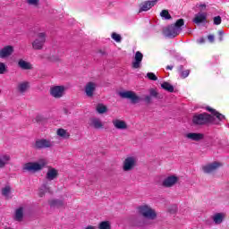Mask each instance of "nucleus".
Wrapping results in <instances>:
<instances>
[{
  "mask_svg": "<svg viewBox=\"0 0 229 229\" xmlns=\"http://www.w3.org/2000/svg\"><path fill=\"white\" fill-rule=\"evenodd\" d=\"M208 112H211L213 116L204 113L199 114H195L192 118L193 124H207V123H211L212 124H219L220 121H224L225 115L219 114L216 110L208 107Z\"/></svg>",
  "mask_w": 229,
  "mask_h": 229,
  "instance_id": "f257e3e1",
  "label": "nucleus"
},
{
  "mask_svg": "<svg viewBox=\"0 0 229 229\" xmlns=\"http://www.w3.org/2000/svg\"><path fill=\"white\" fill-rule=\"evenodd\" d=\"M137 211L138 214L145 217V219H148L149 221H155V219H157V210L148 204L139 206Z\"/></svg>",
  "mask_w": 229,
  "mask_h": 229,
  "instance_id": "f03ea898",
  "label": "nucleus"
},
{
  "mask_svg": "<svg viewBox=\"0 0 229 229\" xmlns=\"http://www.w3.org/2000/svg\"><path fill=\"white\" fill-rule=\"evenodd\" d=\"M47 165V161L44 158H40L35 162H29L23 165V171H28L29 173H38L42 171Z\"/></svg>",
  "mask_w": 229,
  "mask_h": 229,
  "instance_id": "7ed1b4c3",
  "label": "nucleus"
},
{
  "mask_svg": "<svg viewBox=\"0 0 229 229\" xmlns=\"http://www.w3.org/2000/svg\"><path fill=\"white\" fill-rule=\"evenodd\" d=\"M183 19L177 20L174 25H170L164 30V35L169 38H174V37L180 35V32L182 31V26H183Z\"/></svg>",
  "mask_w": 229,
  "mask_h": 229,
  "instance_id": "20e7f679",
  "label": "nucleus"
},
{
  "mask_svg": "<svg viewBox=\"0 0 229 229\" xmlns=\"http://www.w3.org/2000/svg\"><path fill=\"white\" fill-rule=\"evenodd\" d=\"M135 167H137V157L129 156L123 161L122 169L124 173H130V171H133Z\"/></svg>",
  "mask_w": 229,
  "mask_h": 229,
  "instance_id": "39448f33",
  "label": "nucleus"
},
{
  "mask_svg": "<svg viewBox=\"0 0 229 229\" xmlns=\"http://www.w3.org/2000/svg\"><path fill=\"white\" fill-rule=\"evenodd\" d=\"M112 124L115 130H118L119 131H127V130H130V125L128 124V122L121 118L113 119Z\"/></svg>",
  "mask_w": 229,
  "mask_h": 229,
  "instance_id": "423d86ee",
  "label": "nucleus"
},
{
  "mask_svg": "<svg viewBox=\"0 0 229 229\" xmlns=\"http://www.w3.org/2000/svg\"><path fill=\"white\" fill-rule=\"evenodd\" d=\"M44 44H46V32H39L32 42V47L33 49L40 50L44 47Z\"/></svg>",
  "mask_w": 229,
  "mask_h": 229,
  "instance_id": "0eeeda50",
  "label": "nucleus"
},
{
  "mask_svg": "<svg viewBox=\"0 0 229 229\" xmlns=\"http://www.w3.org/2000/svg\"><path fill=\"white\" fill-rule=\"evenodd\" d=\"M66 88L65 86H52L50 88V95L55 99H60L65 95Z\"/></svg>",
  "mask_w": 229,
  "mask_h": 229,
  "instance_id": "6e6552de",
  "label": "nucleus"
},
{
  "mask_svg": "<svg viewBox=\"0 0 229 229\" xmlns=\"http://www.w3.org/2000/svg\"><path fill=\"white\" fill-rule=\"evenodd\" d=\"M178 182H180V177H178V175L172 174V175L166 176L163 180L162 185L163 187H166L167 189H169L171 187H174V185H176Z\"/></svg>",
  "mask_w": 229,
  "mask_h": 229,
  "instance_id": "1a4fd4ad",
  "label": "nucleus"
},
{
  "mask_svg": "<svg viewBox=\"0 0 229 229\" xmlns=\"http://www.w3.org/2000/svg\"><path fill=\"white\" fill-rule=\"evenodd\" d=\"M119 96L123 99H131V103H139L140 101V97L133 91H120Z\"/></svg>",
  "mask_w": 229,
  "mask_h": 229,
  "instance_id": "9d476101",
  "label": "nucleus"
},
{
  "mask_svg": "<svg viewBox=\"0 0 229 229\" xmlns=\"http://www.w3.org/2000/svg\"><path fill=\"white\" fill-rule=\"evenodd\" d=\"M96 89H98V83L94 81L87 82L84 87V92L87 98H94V94L96 93Z\"/></svg>",
  "mask_w": 229,
  "mask_h": 229,
  "instance_id": "9b49d317",
  "label": "nucleus"
},
{
  "mask_svg": "<svg viewBox=\"0 0 229 229\" xmlns=\"http://www.w3.org/2000/svg\"><path fill=\"white\" fill-rule=\"evenodd\" d=\"M12 161V156L4 150H0V169H4L8 164Z\"/></svg>",
  "mask_w": 229,
  "mask_h": 229,
  "instance_id": "f8f14e48",
  "label": "nucleus"
},
{
  "mask_svg": "<svg viewBox=\"0 0 229 229\" xmlns=\"http://www.w3.org/2000/svg\"><path fill=\"white\" fill-rule=\"evenodd\" d=\"M53 146H55V142L52 141L51 140H47V139L38 140H36V143H35V148H37L38 149H44L46 148H53Z\"/></svg>",
  "mask_w": 229,
  "mask_h": 229,
  "instance_id": "ddd939ff",
  "label": "nucleus"
},
{
  "mask_svg": "<svg viewBox=\"0 0 229 229\" xmlns=\"http://www.w3.org/2000/svg\"><path fill=\"white\" fill-rule=\"evenodd\" d=\"M221 165H222L219 162L208 163L202 166V171L207 174H210V173H214V171H217V169H219Z\"/></svg>",
  "mask_w": 229,
  "mask_h": 229,
  "instance_id": "4468645a",
  "label": "nucleus"
},
{
  "mask_svg": "<svg viewBox=\"0 0 229 229\" xmlns=\"http://www.w3.org/2000/svg\"><path fill=\"white\" fill-rule=\"evenodd\" d=\"M89 125L94 130H103L105 128V123L100 118L92 117L89 121Z\"/></svg>",
  "mask_w": 229,
  "mask_h": 229,
  "instance_id": "2eb2a0df",
  "label": "nucleus"
},
{
  "mask_svg": "<svg viewBox=\"0 0 229 229\" xmlns=\"http://www.w3.org/2000/svg\"><path fill=\"white\" fill-rule=\"evenodd\" d=\"M158 0H148L140 4V12H149L153 6H157Z\"/></svg>",
  "mask_w": 229,
  "mask_h": 229,
  "instance_id": "dca6fc26",
  "label": "nucleus"
},
{
  "mask_svg": "<svg viewBox=\"0 0 229 229\" xmlns=\"http://www.w3.org/2000/svg\"><path fill=\"white\" fill-rule=\"evenodd\" d=\"M57 178L58 169L52 166H48L46 174V180H47V182H53V180H56Z\"/></svg>",
  "mask_w": 229,
  "mask_h": 229,
  "instance_id": "f3484780",
  "label": "nucleus"
},
{
  "mask_svg": "<svg viewBox=\"0 0 229 229\" xmlns=\"http://www.w3.org/2000/svg\"><path fill=\"white\" fill-rule=\"evenodd\" d=\"M30 87H31L30 81H23L18 83L16 90L19 92V94H26V92L30 90Z\"/></svg>",
  "mask_w": 229,
  "mask_h": 229,
  "instance_id": "a211bd4d",
  "label": "nucleus"
},
{
  "mask_svg": "<svg viewBox=\"0 0 229 229\" xmlns=\"http://www.w3.org/2000/svg\"><path fill=\"white\" fill-rule=\"evenodd\" d=\"M184 137L188 140H193L195 142H199V140H203L205 135H203V133H198V132H188L184 134Z\"/></svg>",
  "mask_w": 229,
  "mask_h": 229,
  "instance_id": "6ab92c4d",
  "label": "nucleus"
},
{
  "mask_svg": "<svg viewBox=\"0 0 229 229\" xmlns=\"http://www.w3.org/2000/svg\"><path fill=\"white\" fill-rule=\"evenodd\" d=\"M13 54V47L6 46L0 50V58H8Z\"/></svg>",
  "mask_w": 229,
  "mask_h": 229,
  "instance_id": "aec40b11",
  "label": "nucleus"
},
{
  "mask_svg": "<svg viewBox=\"0 0 229 229\" xmlns=\"http://www.w3.org/2000/svg\"><path fill=\"white\" fill-rule=\"evenodd\" d=\"M193 22L195 24H203L207 22V13H199L195 14L193 18Z\"/></svg>",
  "mask_w": 229,
  "mask_h": 229,
  "instance_id": "412c9836",
  "label": "nucleus"
},
{
  "mask_svg": "<svg viewBox=\"0 0 229 229\" xmlns=\"http://www.w3.org/2000/svg\"><path fill=\"white\" fill-rule=\"evenodd\" d=\"M143 55L140 52H136L134 61L132 62L133 69L140 68V64L142 63Z\"/></svg>",
  "mask_w": 229,
  "mask_h": 229,
  "instance_id": "4be33fe9",
  "label": "nucleus"
},
{
  "mask_svg": "<svg viewBox=\"0 0 229 229\" xmlns=\"http://www.w3.org/2000/svg\"><path fill=\"white\" fill-rule=\"evenodd\" d=\"M18 65L22 71H31V69H33V64L24 59H20L18 61Z\"/></svg>",
  "mask_w": 229,
  "mask_h": 229,
  "instance_id": "5701e85b",
  "label": "nucleus"
},
{
  "mask_svg": "<svg viewBox=\"0 0 229 229\" xmlns=\"http://www.w3.org/2000/svg\"><path fill=\"white\" fill-rule=\"evenodd\" d=\"M56 135L57 137H59V139H62L63 140H67L71 138V133L64 128L57 129Z\"/></svg>",
  "mask_w": 229,
  "mask_h": 229,
  "instance_id": "b1692460",
  "label": "nucleus"
},
{
  "mask_svg": "<svg viewBox=\"0 0 229 229\" xmlns=\"http://www.w3.org/2000/svg\"><path fill=\"white\" fill-rule=\"evenodd\" d=\"M28 212V208L21 207L15 211L14 219L15 221H22V217H24V214Z\"/></svg>",
  "mask_w": 229,
  "mask_h": 229,
  "instance_id": "393cba45",
  "label": "nucleus"
},
{
  "mask_svg": "<svg viewBox=\"0 0 229 229\" xmlns=\"http://www.w3.org/2000/svg\"><path fill=\"white\" fill-rule=\"evenodd\" d=\"M225 217H226L225 213H216L212 216V220L214 221L215 225H221V223L225 221Z\"/></svg>",
  "mask_w": 229,
  "mask_h": 229,
  "instance_id": "a878e982",
  "label": "nucleus"
},
{
  "mask_svg": "<svg viewBox=\"0 0 229 229\" xmlns=\"http://www.w3.org/2000/svg\"><path fill=\"white\" fill-rule=\"evenodd\" d=\"M50 207H54L55 208H60V207H64L65 203L62 199H51L49 201Z\"/></svg>",
  "mask_w": 229,
  "mask_h": 229,
  "instance_id": "bb28decb",
  "label": "nucleus"
},
{
  "mask_svg": "<svg viewBox=\"0 0 229 229\" xmlns=\"http://www.w3.org/2000/svg\"><path fill=\"white\" fill-rule=\"evenodd\" d=\"M2 195L5 197L6 199L12 198V188L10 186H4L2 189Z\"/></svg>",
  "mask_w": 229,
  "mask_h": 229,
  "instance_id": "cd10ccee",
  "label": "nucleus"
},
{
  "mask_svg": "<svg viewBox=\"0 0 229 229\" xmlns=\"http://www.w3.org/2000/svg\"><path fill=\"white\" fill-rule=\"evenodd\" d=\"M98 229H112V223L108 220L102 221L98 225Z\"/></svg>",
  "mask_w": 229,
  "mask_h": 229,
  "instance_id": "c85d7f7f",
  "label": "nucleus"
},
{
  "mask_svg": "<svg viewBox=\"0 0 229 229\" xmlns=\"http://www.w3.org/2000/svg\"><path fill=\"white\" fill-rule=\"evenodd\" d=\"M47 191H49V188L47 187V185L46 184L41 185L38 189V193L39 198H44Z\"/></svg>",
  "mask_w": 229,
  "mask_h": 229,
  "instance_id": "c756f323",
  "label": "nucleus"
},
{
  "mask_svg": "<svg viewBox=\"0 0 229 229\" xmlns=\"http://www.w3.org/2000/svg\"><path fill=\"white\" fill-rule=\"evenodd\" d=\"M161 88L164 89V90H167V92H174V87L169 82H163Z\"/></svg>",
  "mask_w": 229,
  "mask_h": 229,
  "instance_id": "7c9ffc66",
  "label": "nucleus"
},
{
  "mask_svg": "<svg viewBox=\"0 0 229 229\" xmlns=\"http://www.w3.org/2000/svg\"><path fill=\"white\" fill-rule=\"evenodd\" d=\"M96 110L98 114H106V112H108V108L103 104H98Z\"/></svg>",
  "mask_w": 229,
  "mask_h": 229,
  "instance_id": "2f4dec72",
  "label": "nucleus"
},
{
  "mask_svg": "<svg viewBox=\"0 0 229 229\" xmlns=\"http://www.w3.org/2000/svg\"><path fill=\"white\" fill-rule=\"evenodd\" d=\"M111 38H113V40H114V42L117 43H121V41L123 40V37H121V34H118L116 32H113L111 34Z\"/></svg>",
  "mask_w": 229,
  "mask_h": 229,
  "instance_id": "473e14b6",
  "label": "nucleus"
},
{
  "mask_svg": "<svg viewBox=\"0 0 229 229\" xmlns=\"http://www.w3.org/2000/svg\"><path fill=\"white\" fill-rule=\"evenodd\" d=\"M160 16L163 19H165L166 21H169V19H171V14L169 13V11H167V10L161 11Z\"/></svg>",
  "mask_w": 229,
  "mask_h": 229,
  "instance_id": "72a5a7b5",
  "label": "nucleus"
},
{
  "mask_svg": "<svg viewBox=\"0 0 229 229\" xmlns=\"http://www.w3.org/2000/svg\"><path fill=\"white\" fill-rule=\"evenodd\" d=\"M27 3L30 6H38L40 0H27Z\"/></svg>",
  "mask_w": 229,
  "mask_h": 229,
  "instance_id": "f704fd0d",
  "label": "nucleus"
},
{
  "mask_svg": "<svg viewBox=\"0 0 229 229\" xmlns=\"http://www.w3.org/2000/svg\"><path fill=\"white\" fill-rule=\"evenodd\" d=\"M147 78H148V80H151L152 81H157V80H158L157 75H155V73H153V72H148Z\"/></svg>",
  "mask_w": 229,
  "mask_h": 229,
  "instance_id": "c9c22d12",
  "label": "nucleus"
},
{
  "mask_svg": "<svg viewBox=\"0 0 229 229\" xmlns=\"http://www.w3.org/2000/svg\"><path fill=\"white\" fill-rule=\"evenodd\" d=\"M6 72V64L4 63H0V74H4Z\"/></svg>",
  "mask_w": 229,
  "mask_h": 229,
  "instance_id": "e433bc0d",
  "label": "nucleus"
},
{
  "mask_svg": "<svg viewBox=\"0 0 229 229\" xmlns=\"http://www.w3.org/2000/svg\"><path fill=\"white\" fill-rule=\"evenodd\" d=\"M191 74V71L185 70L181 72V78L185 79Z\"/></svg>",
  "mask_w": 229,
  "mask_h": 229,
  "instance_id": "4c0bfd02",
  "label": "nucleus"
},
{
  "mask_svg": "<svg viewBox=\"0 0 229 229\" xmlns=\"http://www.w3.org/2000/svg\"><path fill=\"white\" fill-rule=\"evenodd\" d=\"M214 24H216V26H219V24H221V16H216L214 19Z\"/></svg>",
  "mask_w": 229,
  "mask_h": 229,
  "instance_id": "58836bf2",
  "label": "nucleus"
},
{
  "mask_svg": "<svg viewBox=\"0 0 229 229\" xmlns=\"http://www.w3.org/2000/svg\"><path fill=\"white\" fill-rule=\"evenodd\" d=\"M149 94L152 98H157V96H158V91H157L155 89H150Z\"/></svg>",
  "mask_w": 229,
  "mask_h": 229,
  "instance_id": "ea45409f",
  "label": "nucleus"
},
{
  "mask_svg": "<svg viewBox=\"0 0 229 229\" xmlns=\"http://www.w3.org/2000/svg\"><path fill=\"white\" fill-rule=\"evenodd\" d=\"M60 60V57L58 56H51L50 57V62H58Z\"/></svg>",
  "mask_w": 229,
  "mask_h": 229,
  "instance_id": "a19ab883",
  "label": "nucleus"
},
{
  "mask_svg": "<svg viewBox=\"0 0 229 229\" xmlns=\"http://www.w3.org/2000/svg\"><path fill=\"white\" fill-rule=\"evenodd\" d=\"M214 35H209L208 37V39L209 40V42H214Z\"/></svg>",
  "mask_w": 229,
  "mask_h": 229,
  "instance_id": "79ce46f5",
  "label": "nucleus"
},
{
  "mask_svg": "<svg viewBox=\"0 0 229 229\" xmlns=\"http://www.w3.org/2000/svg\"><path fill=\"white\" fill-rule=\"evenodd\" d=\"M205 8H207V5L205 4H200L199 5V10L202 12V10H205Z\"/></svg>",
  "mask_w": 229,
  "mask_h": 229,
  "instance_id": "37998d69",
  "label": "nucleus"
},
{
  "mask_svg": "<svg viewBox=\"0 0 229 229\" xmlns=\"http://www.w3.org/2000/svg\"><path fill=\"white\" fill-rule=\"evenodd\" d=\"M199 44H203L205 42V38H201L200 39L198 40Z\"/></svg>",
  "mask_w": 229,
  "mask_h": 229,
  "instance_id": "c03bdc74",
  "label": "nucleus"
},
{
  "mask_svg": "<svg viewBox=\"0 0 229 229\" xmlns=\"http://www.w3.org/2000/svg\"><path fill=\"white\" fill-rule=\"evenodd\" d=\"M166 69H169L170 71H173V66H167Z\"/></svg>",
  "mask_w": 229,
  "mask_h": 229,
  "instance_id": "a18cd8bd",
  "label": "nucleus"
},
{
  "mask_svg": "<svg viewBox=\"0 0 229 229\" xmlns=\"http://www.w3.org/2000/svg\"><path fill=\"white\" fill-rule=\"evenodd\" d=\"M149 99H151V98H150L149 96H147V97H146V100H147V101H149Z\"/></svg>",
  "mask_w": 229,
  "mask_h": 229,
  "instance_id": "49530a36",
  "label": "nucleus"
},
{
  "mask_svg": "<svg viewBox=\"0 0 229 229\" xmlns=\"http://www.w3.org/2000/svg\"><path fill=\"white\" fill-rule=\"evenodd\" d=\"M136 225H138V226H143V224H142V223H140V224H137Z\"/></svg>",
  "mask_w": 229,
  "mask_h": 229,
  "instance_id": "de8ad7c7",
  "label": "nucleus"
},
{
  "mask_svg": "<svg viewBox=\"0 0 229 229\" xmlns=\"http://www.w3.org/2000/svg\"><path fill=\"white\" fill-rule=\"evenodd\" d=\"M37 121H40V116H37Z\"/></svg>",
  "mask_w": 229,
  "mask_h": 229,
  "instance_id": "09e8293b",
  "label": "nucleus"
},
{
  "mask_svg": "<svg viewBox=\"0 0 229 229\" xmlns=\"http://www.w3.org/2000/svg\"><path fill=\"white\" fill-rule=\"evenodd\" d=\"M1 92H2V91H1V89H0V96H1Z\"/></svg>",
  "mask_w": 229,
  "mask_h": 229,
  "instance_id": "8fccbe9b",
  "label": "nucleus"
}]
</instances>
